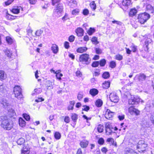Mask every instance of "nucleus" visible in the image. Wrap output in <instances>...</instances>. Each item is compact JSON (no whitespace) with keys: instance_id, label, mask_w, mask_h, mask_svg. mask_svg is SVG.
Here are the masks:
<instances>
[{"instance_id":"1","label":"nucleus","mask_w":154,"mask_h":154,"mask_svg":"<svg viewBox=\"0 0 154 154\" xmlns=\"http://www.w3.org/2000/svg\"><path fill=\"white\" fill-rule=\"evenodd\" d=\"M2 121L1 126L4 129L10 130L13 127V125L11 122H10V119L7 116H5L1 117Z\"/></svg>"},{"instance_id":"2","label":"nucleus","mask_w":154,"mask_h":154,"mask_svg":"<svg viewBox=\"0 0 154 154\" xmlns=\"http://www.w3.org/2000/svg\"><path fill=\"white\" fill-rule=\"evenodd\" d=\"M126 96L128 98V103L130 104L137 105L140 101H143L139 97L131 95L129 93H128Z\"/></svg>"},{"instance_id":"3","label":"nucleus","mask_w":154,"mask_h":154,"mask_svg":"<svg viewBox=\"0 0 154 154\" xmlns=\"http://www.w3.org/2000/svg\"><path fill=\"white\" fill-rule=\"evenodd\" d=\"M79 61L82 64L88 65L91 62V59L89 55L87 54H83L81 55L79 57Z\"/></svg>"},{"instance_id":"4","label":"nucleus","mask_w":154,"mask_h":154,"mask_svg":"<svg viewBox=\"0 0 154 154\" xmlns=\"http://www.w3.org/2000/svg\"><path fill=\"white\" fill-rule=\"evenodd\" d=\"M150 17V15L148 13L145 12L139 15L138 19L140 23L143 24L146 22Z\"/></svg>"},{"instance_id":"5","label":"nucleus","mask_w":154,"mask_h":154,"mask_svg":"<svg viewBox=\"0 0 154 154\" xmlns=\"http://www.w3.org/2000/svg\"><path fill=\"white\" fill-rule=\"evenodd\" d=\"M14 92L15 95V97L18 99L20 100L23 97L21 88L19 86L16 85L14 86Z\"/></svg>"},{"instance_id":"6","label":"nucleus","mask_w":154,"mask_h":154,"mask_svg":"<svg viewBox=\"0 0 154 154\" xmlns=\"http://www.w3.org/2000/svg\"><path fill=\"white\" fill-rule=\"evenodd\" d=\"M63 4L60 3L58 4L56 9L54 10L53 14L56 17H59V14L63 11Z\"/></svg>"},{"instance_id":"7","label":"nucleus","mask_w":154,"mask_h":154,"mask_svg":"<svg viewBox=\"0 0 154 154\" xmlns=\"http://www.w3.org/2000/svg\"><path fill=\"white\" fill-rule=\"evenodd\" d=\"M148 77L144 73H140L134 77V79L135 81L137 80L138 82L143 83V82L146 81V78Z\"/></svg>"},{"instance_id":"8","label":"nucleus","mask_w":154,"mask_h":154,"mask_svg":"<svg viewBox=\"0 0 154 154\" xmlns=\"http://www.w3.org/2000/svg\"><path fill=\"white\" fill-rule=\"evenodd\" d=\"M147 145L145 143L143 140H139L137 146V149H139L140 150L139 151L142 152L145 151L146 148L147 147Z\"/></svg>"},{"instance_id":"9","label":"nucleus","mask_w":154,"mask_h":154,"mask_svg":"<svg viewBox=\"0 0 154 154\" xmlns=\"http://www.w3.org/2000/svg\"><path fill=\"white\" fill-rule=\"evenodd\" d=\"M145 39V45L147 51L149 49L148 45L149 44H151L152 42V41L151 39L152 36L150 34L146 35L143 36Z\"/></svg>"},{"instance_id":"10","label":"nucleus","mask_w":154,"mask_h":154,"mask_svg":"<svg viewBox=\"0 0 154 154\" xmlns=\"http://www.w3.org/2000/svg\"><path fill=\"white\" fill-rule=\"evenodd\" d=\"M110 101L115 103H117L119 101L118 96L114 93H111L109 96Z\"/></svg>"},{"instance_id":"11","label":"nucleus","mask_w":154,"mask_h":154,"mask_svg":"<svg viewBox=\"0 0 154 154\" xmlns=\"http://www.w3.org/2000/svg\"><path fill=\"white\" fill-rule=\"evenodd\" d=\"M114 114V112H112L109 109H108L105 114V117L107 119L110 120Z\"/></svg>"},{"instance_id":"12","label":"nucleus","mask_w":154,"mask_h":154,"mask_svg":"<svg viewBox=\"0 0 154 154\" xmlns=\"http://www.w3.org/2000/svg\"><path fill=\"white\" fill-rule=\"evenodd\" d=\"M129 112L131 114L134 113L136 116L139 115L140 113V111L138 109L131 107L129 108Z\"/></svg>"},{"instance_id":"13","label":"nucleus","mask_w":154,"mask_h":154,"mask_svg":"<svg viewBox=\"0 0 154 154\" xmlns=\"http://www.w3.org/2000/svg\"><path fill=\"white\" fill-rule=\"evenodd\" d=\"M21 9L23 11V8L22 7L20 6H17L12 9L11 11L14 14H18L20 13V10Z\"/></svg>"},{"instance_id":"14","label":"nucleus","mask_w":154,"mask_h":154,"mask_svg":"<svg viewBox=\"0 0 154 154\" xmlns=\"http://www.w3.org/2000/svg\"><path fill=\"white\" fill-rule=\"evenodd\" d=\"M146 11L149 13H153L154 12V8L151 5L147 4L146 6Z\"/></svg>"},{"instance_id":"15","label":"nucleus","mask_w":154,"mask_h":154,"mask_svg":"<svg viewBox=\"0 0 154 154\" xmlns=\"http://www.w3.org/2000/svg\"><path fill=\"white\" fill-rule=\"evenodd\" d=\"M84 31L83 29L79 27L77 28L75 30V32L77 35L79 37L82 36L84 34Z\"/></svg>"},{"instance_id":"16","label":"nucleus","mask_w":154,"mask_h":154,"mask_svg":"<svg viewBox=\"0 0 154 154\" xmlns=\"http://www.w3.org/2000/svg\"><path fill=\"white\" fill-rule=\"evenodd\" d=\"M0 103L5 108L8 106V101L5 98H2L0 100Z\"/></svg>"},{"instance_id":"17","label":"nucleus","mask_w":154,"mask_h":154,"mask_svg":"<svg viewBox=\"0 0 154 154\" xmlns=\"http://www.w3.org/2000/svg\"><path fill=\"white\" fill-rule=\"evenodd\" d=\"M88 141L86 140L81 141L80 143V145L82 148H86L88 144Z\"/></svg>"},{"instance_id":"18","label":"nucleus","mask_w":154,"mask_h":154,"mask_svg":"<svg viewBox=\"0 0 154 154\" xmlns=\"http://www.w3.org/2000/svg\"><path fill=\"white\" fill-rule=\"evenodd\" d=\"M4 52L6 55L9 58H12V51H11L10 50L7 48L5 51H4Z\"/></svg>"},{"instance_id":"19","label":"nucleus","mask_w":154,"mask_h":154,"mask_svg":"<svg viewBox=\"0 0 154 154\" xmlns=\"http://www.w3.org/2000/svg\"><path fill=\"white\" fill-rule=\"evenodd\" d=\"M89 93L93 96H94L98 94V91L96 89L93 88L90 90Z\"/></svg>"},{"instance_id":"20","label":"nucleus","mask_w":154,"mask_h":154,"mask_svg":"<svg viewBox=\"0 0 154 154\" xmlns=\"http://www.w3.org/2000/svg\"><path fill=\"white\" fill-rule=\"evenodd\" d=\"M88 50V48L85 47L79 48L76 50L78 53H83L85 52Z\"/></svg>"},{"instance_id":"21","label":"nucleus","mask_w":154,"mask_h":154,"mask_svg":"<svg viewBox=\"0 0 154 154\" xmlns=\"http://www.w3.org/2000/svg\"><path fill=\"white\" fill-rule=\"evenodd\" d=\"M51 50L54 54H57L58 51V46L56 44H53L51 47Z\"/></svg>"},{"instance_id":"22","label":"nucleus","mask_w":154,"mask_h":154,"mask_svg":"<svg viewBox=\"0 0 154 154\" xmlns=\"http://www.w3.org/2000/svg\"><path fill=\"white\" fill-rule=\"evenodd\" d=\"M126 153V154H137L133 149L130 148H127L125 149Z\"/></svg>"},{"instance_id":"23","label":"nucleus","mask_w":154,"mask_h":154,"mask_svg":"<svg viewBox=\"0 0 154 154\" xmlns=\"http://www.w3.org/2000/svg\"><path fill=\"white\" fill-rule=\"evenodd\" d=\"M6 75L3 70H0V80H2L6 78Z\"/></svg>"},{"instance_id":"24","label":"nucleus","mask_w":154,"mask_h":154,"mask_svg":"<svg viewBox=\"0 0 154 154\" xmlns=\"http://www.w3.org/2000/svg\"><path fill=\"white\" fill-rule=\"evenodd\" d=\"M26 122L22 118H20L19 119V123L21 127L25 126L26 125Z\"/></svg>"},{"instance_id":"25","label":"nucleus","mask_w":154,"mask_h":154,"mask_svg":"<svg viewBox=\"0 0 154 154\" xmlns=\"http://www.w3.org/2000/svg\"><path fill=\"white\" fill-rule=\"evenodd\" d=\"M137 12V10L135 8H133L131 10L129 13V15L131 17L135 16Z\"/></svg>"},{"instance_id":"26","label":"nucleus","mask_w":154,"mask_h":154,"mask_svg":"<svg viewBox=\"0 0 154 154\" xmlns=\"http://www.w3.org/2000/svg\"><path fill=\"white\" fill-rule=\"evenodd\" d=\"M131 2V0H123L122 4L123 5L126 6V8H128V6L130 5Z\"/></svg>"},{"instance_id":"27","label":"nucleus","mask_w":154,"mask_h":154,"mask_svg":"<svg viewBox=\"0 0 154 154\" xmlns=\"http://www.w3.org/2000/svg\"><path fill=\"white\" fill-rule=\"evenodd\" d=\"M78 118V115L75 113L72 114L71 116V119L73 122L75 123Z\"/></svg>"},{"instance_id":"28","label":"nucleus","mask_w":154,"mask_h":154,"mask_svg":"<svg viewBox=\"0 0 154 154\" xmlns=\"http://www.w3.org/2000/svg\"><path fill=\"white\" fill-rule=\"evenodd\" d=\"M75 104V102L74 101H70L69 102V105L68 107V110H73Z\"/></svg>"},{"instance_id":"29","label":"nucleus","mask_w":154,"mask_h":154,"mask_svg":"<svg viewBox=\"0 0 154 154\" xmlns=\"http://www.w3.org/2000/svg\"><path fill=\"white\" fill-rule=\"evenodd\" d=\"M103 103V102L102 100L100 99H98L95 102L96 105L98 107H101L102 106Z\"/></svg>"},{"instance_id":"30","label":"nucleus","mask_w":154,"mask_h":154,"mask_svg":"<svg viewBox=\"0 0 154 154\" xmlns=\"http://www.w3.org/2000/svg\"><path fill=\"white\" fill-rule=\"evenodd\" d=\"M110 85V82H106L104 83H103L102 84V86L103 88L106 89L108 88Z\"/></svg>"},{"instance_id":"31","label":"nucleus","mask_w":154,"mask_h":154,"mask_svg":"<svg viewBox=\"0 0 154 154\" xmlns=\"http://www.w3.org/2000/svg\"><path fill=\"white\" fill-rule=\"evenodd\" d=\"M52 82L49 80H47L46 82L45 85L48 89H50L51 88V86H52Z\"/></svg>"},{"instance_id":"32","label":"nucleus","mask_w":154,"mask_h":154,"mask_svg":"<svg viewBox=\"0 0 154 154\" xmlns=\"http://www.w3.org/2000/svg\"><path fill=\"white\" fill-rule=\"evenodd\" d=\"M98 61H99V65L102 67L104 66L106 63V60L105 59H101Z\"/></svg>"},{"instance_id":"33","label":"nucleus","mask_w":154,"mask_h":154,"mask_svg":"<svg viewBox=\"0 0 154 154\" xmlns=\"http://www.w3.org/2000/svg\"><path fill=\"white\" fill-rule=\"evenodd\" d=\"M25 142V140L22 137H21L18 139L17 142V144L20 145L23 144Z\"/></svg>"},{"instance_id":"34","label":"nucleus","mask_w":154,"mask_h":154,"mask_svg":"<svg viewBox=\"0 0 154 154\" xmlns=\"http://www.w3.org/2000/svg\"><path fill=\"white\" fill-rule=\"evenodd\" d=\"M8 114L9 116V117H11L14 115L15 112H14V110L12 109H10L8 110Z\"/></svg>"},{"instance_id":"35","label":"nucleus","mask_w":154,"mask_h":154,"mask_svg":"<svg viewBox=\"0 0 154 154\" xmlns=\"http://www.w3.org/2000/svg\"><path fill=\"white\" fill-rule=\"evenodd\" d=\"M54 136L56 139L58 140L60 138L61 135L59 132H56L54 133Z\"/></svg>"},{"instance_id":"36","label":"nucleus","mask_w":154,"mask_h":154,"mask_svg":"<svg viewBox=\"0 0 154 154\" xmlns=\"http://www.w3.org/2000/svg\"><path fill=\"white\" fill-rule=\"evenodd\" d=\"M110 74L108 72H105L102 74V77L105 79H107L109 78Z\"/></svg>"},{"instance_id":"37","label":"nucleus","mask_w":154,"mask_h":154,"mask_svg":"<svg viewBox=\"0 0 154 154\" xmlns=\"http://www.w3.org/2000/svg\"><path fill=\"white\" fill-rule=\"evenodd\" d=\"M104 126L103 125L99 124L97 127V130L98 131L99 133H102L103 131Z\"/></svg>"},{"instance_id":"38","label":"nucleus","mask_w":154,"mask_h":154,"mask_svg":"<svg viewBox=\"0 0 154 154\" xmlns=\"http://www.w3.org/2000/svg\"><path fill=\"white\" fill-rule=\"evenodd\" d=\"M6 40L7 42L9 44H11L13 42V40L10 36H7L6 37Z\"/></svg>"},{"instance_id":"39","label":"nucleus","mask_w":154,"mask_h":154,"mask_svg":"<svg viewBox=\"0 0 154 154\" xmlns=\"http://www.w3.org/2000/svg\"><path fill=\"white\" fill-rule=\"evenodd\" d=\"M91 9L93 11H94L96 8V5L95 3L93 1L90 4Z\"/></svg>"},{"instance_id":"40","label":"nucleus","mask_w":154,"mask_h":154,"mask_svg":"<svg viewBox=\"0 0 154 154\" xmlns=\"http://www.w3.org/2000/svg\"><path fill=\"white\" fill-rule=\"evenodd\" d=\"M95 31V30L94 28L91 27L87 31V32L89 35H91Z\"/></svg>"},{"instance_id":"41","label":"nucleus","mask_w":154,"mask_h":154,"mask_svg":"<svg viewBox=\"0 0 154 154\" xmlns=\"http://www.w3.org/2000/svg\"><path fill=\"white\" fill-rule=\"evenodd\" d=\"M16 17L14 16L13 15L9 14L8 13H7L6 17L9 20H13L15 19Z\"/></svg>"},{"instance_id":"42","label":"nucleus","mask_w":154,"mask_h":154,"mask_svg":"<svg viewBox=\"0 0 154 154\" xmlns=\"http://www.w3.org/2000/svg\"><path fill=\"white\" fill-rule=\"evenodd\" d=\"M23 118L27 121H29L30 120V118L29 115L26 113H23Z\"/></svg>"},{"instance_id":"43","label":"nucleus","mask_w":154,"mask_h":154,"mask_svg":"<svg viewBox=\"0 0 154 154\" xmlns=\"http://www.w3.org/2000/svg\"><path fill=\"white\" fill-rule=\"evenodd\" d=\"M116 62L114 61H110L109 64V66L112 68H114L116 67Z\"/></svg>"},{"instance_id":"44","label":"nucleus","mask_w":154,"mask_h":154,"mask_svg":"<svg viewBox=\"0 0 154 154\" xmlns=\"http://www.w3.org/2000/svg\"><path fill=\"white\" fill-rule=\"evenodd\" d=\"M99 65V61H95L93 62L91 64V66L93 67H96L98 66Z\"/></svg>"},{"instance_id":"45","label":"nucleus","mask_w":154,"mask_h":154,"mask_svg":"<svg viewBox=\"0 0 154 154\" xmlns=\"http://www.w3.org/2000/svg\"><path fill=\"white\" fill-rule=\"evenodd\" d=\"M97 37H94L92 38L91 41L93 42H94L95 44L97 45L99 43V42L97 41Z\"/></svg>"},{"instance_id":"46","label":"nucleus","mask_w":154,"mask_h":154,"mask_svg":"<svg viewBox=\"0 0 154 154\" xmlns=\"http://www.w3.org/2000/svg\"><path fill=\"white\" fill-rule=\"evenodd\" d=\"M115 58L118 60H121L122 59L123 57L122 55L119 54L115 56Z\"/></svg>"},{"instance_id":"47","label":"nucleus","mask_w":154,"mask_h":154,"mask_svg":"<svg viewBox=\"0 0 154 154\" xmlns=\"http://www.w3.org/2000/svg\"><path fill=\"white\" fill-rule=\"evenodd\" d=\"M95 51L96 53L98 54H101L102 52V50L99 48H95Z\"/></svg>"},{"instance_id":"48","label":"nucleus","mask_w":154,"mask_h":154,"mask_svg":"<svg viewBox=\"0 0 154 154\" xmlns=\"http://www.w3.org/2000/svg\"><path fill=\"white\" fill-rule=\"evenodd\" d=\"M89 13V11L88 10L87 8L84 9L82 12L83 14L85 16H87Z\"/></svg>"},{"instance_id":"49","label":"nucleus","mask_w":154,"mask_h":154,"mask_svg":"<svg viewBox=\"0 0 154 154\" xmlns=\"http://www.w3.org/2000/svg\"><path fill=\"white\" fill-rule=\"evenodd\" d=\"M43 31L42 30L40 29L38 30H37L35 33V35L38 36H39L40 35L43 33Z\"/></svg>"},{"instance_id":"50","label":"nucleus","mask_w":154,"mask_h":154,"mask_svg":"<svg viewBox=\"0 0 154 154\" xmlns=\"http://www.w3.org/2000/svg\"><path fill=\"white\" fill-rule=\"evenodd\" d=\"M112 129H113V128L112 127L109 129H107V130H106V134L110 135L112 134Z\"/></svg>"},{"instance_id":"51","label":"nucleus","mask_w":154,"mask_h":154,"mask_svg":"<svg viewBox=\"0 0 154 154\" xmlns=\"http://www.w3.org/2000/svg\"><path fill=\"white\" fill-rule=\"evenodd\" d=\"M82 106L84 107V108L82 109L83 111L88 112L90 109L89 106L87 105H83Z\"/></svg>"},{"instance_id":"52","label":"nucleus","mask_w":154,"mask_h":154,"mask_svg":"<svg viewBox=\"0 0 154 154\" xmlns=\"http://www.w3.org/2000/svg\"><path fill=\"white\" fill-rule=\"evenodd\" d=\"M63 76L62 73H56V77L57 79L60 80L61 79V77Z\"/></svg>"},{"instance_id":"53","label":"nucleus","mask_w":154,"mask_h":154,"mask_svg":"<svg viewBox=\"0 0 154 154\" xmlns=\"http://www.w3.org/2000/svg\"><path fill=\"white\" fill-rule=\"evenodd\" d=\"M98 142L99 144L103 145L104 142V140L103 138H100L99 139Z\"/></svg>"},{"instance_id":"54","label":"nucleus","mask_w":154,"mask_h":154,"mask_svg":"<svg viewBox=\"0 0 154 154\" xmlns=\"http://www.w3.org/2000/svg\"><path fill=\"white\" fill-rule=\"evenodd\" d=\"M75 37L73 35H70L69 38L68 40L70 42H73L75 40Z\"/></svg>"},{"instance_id":"55","label":"nucleus","mask_w":154,"mask_h":154,"mask_svg":"<svg viewBox=\"0 0 154 154\" xmlns=\"http://www.w3.org/2000/svg\"><path fill=\"white\" fill-rule=\"evenodd\" d=\"M137 46L135 45H133L131 47V49L132 51H133V52H136L137 51Z\"/></svg>"},{"instance_id":"56","label":"nucleus","mask_w":154,"mask_h":154,"mask_svg":"<svg viewBox=\"0 0 154 154\" xmlns=\"http://www.w3.org/2000/svg\"><path fill=\"white\" fill-rule=\"evenodd\" d=\"M60 1V0H51L52 5L54 6L56 4L59 3Z\"/></svg>"},{"instance_id":"57","label":"nucleus","mask_w":154,"mask_h":154,"mask_svg":"<svg viewBox=\"0 0 154 154\" xmlns=\"http://www.w3.org/2000/svg\"><path fill=\"white\" fill-rule=\"evenodd\" d=\"M79 10L77 9H75L72 11V14L73 15H76L79 13Z\"/></svg>"},{"instance_id":"58","label":"nucleus","mask_w":154,"mask_h":154,"mask_svg":"<svg viewBox=\"0 0 154 154\" xmlns=\"http://www.w3.org/2000/svg\"><path fill=\"white\" fill-rule=\"evenodd\" d=\"M44 100V99L42 97H38V99H36L35 100V101L38 103L40 102H42Z\"/></svg>"},{"instance_id":"59","label":"nucleus","mask_w":154,"mask_h":154,"mask_svg":"<svg viewBox=\"0 0 154 154\" xmlns=\"http://www.w3.org/2000/svg\"><path fill=\"white\" fill-rule=\"evenodd\" d=\"M14 0H8L5 2V4L6 5L8 6L11 4Z\"/></svg>"},{"instance_id":"60","label":"nucleus","mask_w":154,"mask_h":154,"mask_svg":"<svg viewBox=\"0 0 154 154\" xmlns=\"http://www.w3.org/2000/svg\"><path fill=\"white\" fill-rule=\"evenodd\" d=\"M69 5H70L71 6L72 5L71 4L70 5V4H71V3H72L73 4L75 5H77V4L76 1L75 0H70V1H69Z\"/></svg>"},{"instance_id":"61","label":"nucleus","mask_w":154,"mask_h":154,"mask_svg":"<svg viewBox=\"0 0 154 154\" xmlns=\"http://www.w3.org/2000/svg\"><path fill=\"white\" fill-rule=\"evenodd\" d=\"M64 46L66 49H68L69 47V43L68 42H65L64 43Z\"/></svg>"},{"instance_id":"62","label":"nucleus","mask_w":154,"mask_h":154,"mask_svg":"<svg viewBox=\"0 0 154 154\" xmlns=\"http://www.w3.org/2000/svg\"><path fill=\"white\" fill-rule=\"evenodd\" d=\"M70 118L68 116H66L65 117L64 121L66 123L69 122Z\"/></svg>"},{"instance_id":"63","label":"nucleus","mask_w":154,"mask_h":154,"mask_svg":"<svg viewBox=\"0 0 154 154\" xmlns=\"http://www.w3.org/2000/svg\"><path fill=\"white\" fill-rule=\"evenodd\" d=\"M34 91L36 93V94H38L39 93H41L42 92V90L40 88L39 89H35L34 90Z\"/></svg>"},{"instance_id":"64","label":"nucleus","mask_w":154,"mask_h":154,"mask_svg":"<svg viewBox=\"0 0 154 154\" xmlns=\"http://www.w3.org/2000/svg\"><path fill=\"white\" fill-rule=\"evenodd\" d=\"M112 23H116V24L119 25H121L122 24L121 22L116 20L112 21Z\"/></svg>"}]
</instances>
